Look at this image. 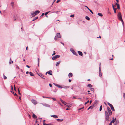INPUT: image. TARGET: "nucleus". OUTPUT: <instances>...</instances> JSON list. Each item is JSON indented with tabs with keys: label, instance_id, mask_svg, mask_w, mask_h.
<instances>
[{
	"label": "nucleus",
	"instance_id": "f257e3e1",
	"mask_svg": "<svg viewBox=\"0 0 125 125\" xmlns=\"http://www.w3.org/2000/svg\"><path fill=\"white\" fill-rule=\"evenodd\" d=\"M107 111L105 112V116L106 117H109L112 114V112L109 107H107Z\"/></svg>",
	"mask_w": 125,
	"mask_h": 125
},
{
	"label": "nucleus",
	"instance_id": "f03ea898",
	"mask_svg": "<svg viewBox=\"0 0 125 125\" xmlns=\"http://www.w3.org/2000/svg\"><path fill=\"white\" fill-rule=\"evenodd\" d=\"M54 85L56 86L57 87H58V88H69V86H64V87H62V86L60 85H59L58 84H54Z\"/></svg>",
	"mask_w": 125,
	"mask_h": 125
},
{
	"label": "nucleus",
	"instance_id": "7ed1b4c3",
	"mask_svg": "<svg viewBox=\"0 0 125 125\" xmlns=\"http://www.w3.org/2000/svg\"><path fill=\"white\" fill-rule=\"evenodd\" d=\"M61 36L60 33H58L55 36L54 38V39L55 40H57V38H60Z\"/></svg>",
	"mask_w": 125,
	"mask_h": 125
},
{
	"label": "nucleus",
	"instance_id": "20e7f679",
	"mask_svg": "<svg viewBox=\"0 0 125 125\" xmlns=\"http://www.w3.org/2000/svg\"><path fill=\"white\" fill-rule=\"evenodd\" d=\"M71 51V52L74 55L77 56H78V55L76 53L75 51L72 49H70Z\"/></svg>",
	"mask_w": 125,
	"mask_h": 125
},
{
	"label": "nucleus",
	"instance_id": "39448f33",
	"mask_svg": "<svg viewBox=\"0 0 125 125\" xmlns=\"http://www.w3.org/2000/svg\"><path fill=\"white\" fill-rule=\"evenodd\" d=\"M117 17L119 20H120L122 19V18L120 12H119L117 15Z\"/></svg>",
	"mask_w": 125,
	"mask_h": 125
},
{
	"label": "nucleus",
	"instance_id": "423d86ee",
	"mask_svg": "<svg viewBox=\"0 0 125 125\" xmlns=\"http://www.w3.org/2000/svg\"><path fill=\"white\" fill-rule=\"evenodd\" d=\"M108 104L112 110L114 111L115 110L113 105L109 102H108Z\"/></svg>",
	"mask_w": 125,
	"mask_h": 125
},
{
	"label": "nucleus",
	"instance_id": "0eeeda50",
	"mask_svg": "<svg viewBox=\"0 0 125 125\" xmlns=\"http://www.w3.org/2000/svg\"><path fill=\"white\" fill-rule=\"evenodd\" d=\"M59 55H56L53 56L52 58V59L53 60H55L56 59L59 58L60 57Z\"/></svg>",
	"mask_w": 125,
	"mask_h": 125
},
{
	"label": "nucleus",
	"instance_id": "6e6552de",
	"mask_svg": "<svg viewBox=\"0 0 125 125\" xmlns=\"http://www.w3.org/2000/svg\"><path fill=\"white\" fill-rule=\"evenodd\" d=\"M99 76L100 77H102V73L101 72V69L100 68V67H99Z\"/></svg>",
	"mask_w": 125,
	"mask_h": 125
},
{
	"label": "nucleus",
	"instance_id": "1a4fd4ad",
	"mask_svg": "<svg viewBox=\"0 0 125 125\" xmlns=\"http://www.w3.org/2000/svg\"><path fill=\"white\" fill-rule=\"evenodd\" d=\"M37 74H38V75H39L43 79H45V78H43L42 77L44 76H43V75L41 73H40L39 74H38V73H37Z\"/></svg>",
	"mask_w": 125,
	"mask_h": 125
},
{
	"label": "nucleus",
	"instance_id": "9d476101",
	"mask_svg": "<svg viewBox=\"0 0 125 125\" xmlns=\"http://www.w3.org/2000/svg\"><path fill=\"white\" fill-rule=\"evenodd\" d=\"M32 103L35 105L37 103L36 101L34 99H32L31 100Z\"/></svg>",
	"mask_w": 125,
	"mask_h": 125
},
{
	"label": "nucleus",
	"instance_id": "9b49d317",
	"mask_svg": "<svg viewBox=\"0 0 125 125\" xmlns=\"http://www.w3.org/2000/svg\"><path fill=\"white\" fill-rule=\"evenodd\" d=\"M42 104L44 106H45V107H50V105H49L47 104Z\"/></svg>",
	"mask_w": 125,
	"mask_h": 125
},
{
	"label": "nucleus",
	"instance_id": "f8f14e48",
	"mask_svg": "<svg viewBox=\"0 0 125 125\" xmlns=\"http://www.w3.org/2000/svg\"><path fill=\"white\" fill-rule=\"evenodd\" d=\"M60 101L62 102V103H63V104H65V105H66V104H67L65 102L62 100V99H61L60 100Z\"/></svg>",
	"mask_w": 125,
	"mask_h": 125
},
{
	"label": "nucleus",
	"instance_id": "ddd939ff",
	"mask_svg": "<svg viewBox=\"0 0 125 125\" xmlns=\"http://www.w3.org/2000/svg\"><path fill=\"white\" fill-rule=\"evenodd\" d=\"M116 5L117 6V9H120V5L119 4L117 3H116L115 4V5Z\"/></svg>",
	"mask_w": 125,
	"mask_h": 125
},
{
	"label": "nucleus",
	"instance_id": "4468645a",
	"mask_svg": "<svg viewBox=\"0 0 125 125\" xmlns=\"http://www.w3.org/2000/svg\"><path fill=\"white\" fill-rule=\"evenodd\" d=\"M48 72L52 73V71L51 70H50L48 72H47L45 74L46 75H47V73H48V74H49L50 75H52V73H49Z\"/></svg>",
	"mask_w": 125,
	"mask_h": 125
},
{
	"label": "nucleus",
	"instance_id": "2eb2a0df",
	"mask_svg": "<svg viewBox=\"0 0 125 125\" xmlns=\"http://www.w3.org/2000/svg\"><path fill=\"white\" fill-rule=\"evenodd\" d=\"M78 54L80 56H82L83 55V54L80 51H78Z\"/></svg>",
	"mask_w": 125,
	"mask_h": 125
},
{
	"label": "nucleus",
	"instance_id": "dca6fc26",
	"mask_svg": "<svg viewBox=\"0 0 125 125\" xmlns=\"http://www.w3.org/2000/svg\"><path fill=\"white\" fill-rule=\"evenodd\" d=\"M60 62H61V61H59L57 62L56 64V66H58L59 65Z\"/></svg>",
	"mask_w": 125,
	"mask_h": 125
},
{
	"label": "nucleus",
	"instance_id": "f3484780",
	"mask_svg": "<svg viewBox=\"0 0 125 125\" xmlns=\"http://www.w3.org/2000/svg\"><path fill=\"white\" fill-rule=\"evenodd\" d=\"M72 75H73L71 73H69V74H68V76L69 77H72Z\"/></svg>",
	"mask_w": 125,
	"mask_h": 125
},
{
	"label": "nucleus",
	"instance_id": "a211bd4d",
	"mask_svg": "<svg viewBox=\"0 0 125 125\" xmlns=\"http://www.w3.org/2000/svg\"><path fill=\"white\" fill-rule=\"evenodd\" d=\"M116 119V118H115V119H113V120L111 121V123H113L115 121V120Z\"/></svg>",
	"mask_w": 125,
	"mask_h": 125
},
{
	"label": "nucleus",
	"instance_id": "6ab92c4d",
	"mask_svg": "<svg viewBox=\"0 0 125 125\" xmlns=\"http://www.w3.org/2000/svg\"><path fill=\"white\" fill-rule=\"evenodd\" d=\"M50 116L52 117H58V116H57L56 115H51Z\"/></svg>",
	"mask_w": 125,
	"mask_h": 125
},
{
	"label": "nucleus",
	"instance_id": "aec40b11",
	"mask_svg": "<svg viewBox=\"0 0 125 125\" xmlns=\"http://www.w3.org/2000/svg\"><path fill=\"white\" fill-rule=\"evenodd\" d=\"M87 87H88L91 88L92 87V86L91 84H89L87 85Z\"/></svg>",
	"mask_w": 125,
	"mask_h": 125
},
{
	"label": "nucleus",
	"instance_id": "412c9836",
	"mask_svg": "<svg viewBox=\"0 0 125 125\" xmlns=\"http://www.w3.org/2000/svg\"><path fill=\"white\" fill-rule=\"evenodd\" d=\"M29 74H30V75L31 76H34L33 74L31 72H29Z\"/></svg>",
	"mask_w": 125,
	"mask_h": 125
},
{
	"label": "nucleus",
	"instance_id": "4be33fe9",
	"mask_svg": "<svg viewBox=\"0 0 125 125\" xmlns=\"http://www.w3.org/2000/svg\"><path fill=\"white\" fill-rule=\"evenodd\" d=\"M85 18L87 20H88V21H89L90 20V18H89V17H88L87 16H86L85 17Z\"/></svg>",
	"mask_w": 125,
	"mask_h": 125
},
{
	"label": "nucleus",
	"instance_id": "5701e85b",
	"mask_svg": "<svg viewBox=\"0 0 125 125\" xmlns=\"http://www.w3.org/2000/svg\"><path fill=\"white\" fill-rule=\"evenodd\" d=\"M98 15L101 17H102L103 16V15L101 13H98Z\"/></svg>",
	"mask_w": 125,
	"mask_h": 125
},
{
	"label": "nucleus",
	"instance_id": "b1692460",
	"mask_svg": "<svg viewBox=\"0 0 125 125\" xmlns=\"http://www.w3.org/2000/svg\"><path fill=\"white\" fill-rule=\"evenodd\" d=\"M36 14H38L39 13H40V11L38 10H37L35 12Z\"/></svg>",
	"mask_w": 125,
	"mask_h": 125
},
{
	"label": "nucleus",
	"instance_id": "393cba45",
	"mask_svg": "<svg viewBox=\"0 0 125 125\" xmlns=\"http://www.w3.org/2000/svg\"><path fill=\"white\" fill-rule=\"evenodd\" d=\"M118 121H116V122H115V124H114V125H116L118 123Z\"/></svg>",
	"mask_w": 125,
	"mask_h": 125
},
{
	"label": "nucleus",
	"instance_id": "a878e982",
	"mask_svg": "<svg viewBox=\"0 0 125 125\" xmlns=\"http://www.w3.org/2000/svg\"><path fill=\"white\" fill-rule=\"evenodd\" d=\"M117 9L116 8H114V9H113L114 10V12L115 13H116V10Z\"/></svg>",
	"mask_w": 125,
	"mask_h": 125
},
{
	"label": "nucleus",
	"instance_id": "bb28decb",
	"mask_svg": "<svg viewBox=\"0 0 125 125\" xmlns=\"http://www.w3.org/2000/svg\"><path fill=\"white\" fill-rule=\"evenodd\" d=\"M120 21H121V22H122V25H123V26H124V22H123V20L122 19H121V20H120Z\"/></svg>",
	"mask_w": 125,
	"mask_h": 125
},
{
	"label": "nucleus",
	"instance_id": "cd10ccee",
	"mask_svg": "<svg viewBox=\"0 0 125 125\" xmlns=\"http://www.w3.org/2000/svg\"><path fill=\"white\" fill-rule=\"evenodd\" d=\"M37 59H38V66H39V58H38Z\"/></svg>",
	"mask_w": 125,
	"mask_h": 125
},
{
	"label": "nucleus",
	"instance_id": "c85d7f7f",
	"mask_svg": "<svg viewBox=\"0 0 125 125\" xmlns=\"http://www.w3.org/2000/svg\"><path fill=\"white\" fill-rule=\"evenodd\" d=\"M32 14L33 15L32 16H34L36 15L35 12H33Z\"/></svg>",
	"mask_w": 125,
	"mask_h": 125
},
{
	"label": "nucleus",
	"instance_id": "c756f323",
	"mask_svg": "<svg viewBox=\"0 0 125 125\" xmlns=\"http://www.w3.org/2000/svg\"><path fill=\"white\" fill-rule=\"evenodd\" d=\"M38 18V17H35L33 20H32V21H34L36 19H37Z\"/></svg>",
	"mask_w": 125,
	"mask_h": 125
},
{
	"label": "nucleus",
	"instance_id": "7c9ffc66",
	"mask_svg": "<svg viewBox=\"0 0 125 125\" xmlns=\"http://www.w3.org/2000/svg\"><path fill=\"white\" fill-rule=\"evenodd\" d=\"M102 105H101L100 107V109H99V111H101V110L102 109Z\"/></svg>",
	"mask_w": 125,
	"mask_h": 125
},
{
	"label": "nucleus",
	"instance_id": "2f4dec72",
	"mask_svg": "<svg viewBox=\"0 0 125 125\" xmlns=\"http://www.w3.org/2000/svg\"><path fill=\"white\" fill-rule=\"evenodd\" d=\"M3 77H4V79H7L6 77L5 76L4 74H3Z\"/></svg>",
	"mask_w": 125,
	"mask_h": 125
},
{
	"label": "nucleus",
	"instance_id": "473e14b6",
	"mask_svg": "<svg viewBox=\"0 0 125 125\" xmlns=\"http://www.w3.org/2000/svg\"><path fill=\"white\" fill-rule=\"evenodd\" d=\"M57 120H60V121H63V119H57Z\"/></svg>",
	"mask_w": 125,
	"mask_h": 125
},
{
	"label": "nucleus",
	"instance_id": "72a5a7b5",
	"mask_svg": "<svg viewBox=\"0 0 125 125\" xmlns=\"http://www.w3.org/2000/svg\"><path fill=\"white\" fill-rule=\"evenodd\" d=\"M32 117H37L34 114H33Z\"/></svg>",
	"mask_w": 125,
	"mask_h": 125
},
{
	"label": "nucleus",
	"instance_id": "f704fd0d",
	"mask_svg": "<svg viewBox=\"0 0 125 125\" xmlns=\"http://www.w3.org/2000/svg\"><path fill=\"white\" fill-rule=\"evenodd\" d=\"M123 96L124 98H125V93H123Z\"/></svg>",
	"mask_w": 125,
	"mask_h": 125
},
{
	"label": "nucleus",
	"instance_id": "c9c22d12",
	"mask_svg": "<svg viewBox=\"0 0 125 125\" xmlns=\"http://www.w3.org/2000/svg\"><path fill=\"white\" fill-rule=\"evenodd\" d=\"M89 100H88L85 103V105L86 104L89 103Z\"/></svg>",
	"mask_w": 125,
	"mask_h": 125
},
{
	"label": "nucleus",
	"instance_id": "e433bc0d",
	"mask_svg": "<svg viewBox=\"0 0 125 125\" xmlns=\"http://www.w3.org/2000/svg\"><path fill=\"white\" fill-rule=\"evenodd\" d=\"M11 59L10 58V61L9 62V63L10 65L11 64V62L10 61H11Z\"/></svg>",
	"mask_w": 125,
	"mask_h": 125
},
{
	"label": "nucleus",
	"instance_id": "4c0bfd02",
	"mask_svg": "<svg viewBox=\"0 0 125 125\" xmlns=\"http://www.w3.org/2000/svg\"><path fill=\"white\" fill-rule=\"evenodd\" d=\"M18 93H19V94L20 95H21V93H20V90H19V88H18Z\"/></svg>",
	"mask_w": 125,
	"mask_h": 125
},
{
	"label": "nucleus",
	"instance_id": "58836bf2",
	"mask_svg": "<svg viewBox=\"0 0 125 125\" xmlns=\"http://www.w3.org/2000/svg\"><path fill=\"white\" fill-rule=\"evenodd\" d=\"M50 12V11H49V12H46L45 14V15H46L47 14H48V13L49 12Z\"/></svg>",
	"mask_w": 125,
	"mask_h": 125
},
{
	"label": "nucleus",
	"instance_id": "ea45409f",
	"mask_svg": "<svg viewBox=\"0 0 125 125\" xmlns=\"http://www.w3.org/2000/svg\"><path fill=\"white\" fill-rule=\"evenodd\" d=\"M70 17H74V15H70Z\"/></svg>",
	"mask_w": 125,
	"mask_h": 125
},
{
	"label": "nucleus",
	"instance_id": "a19ab883",
	"mask_svg": "<svg viewBox=\"0 0 125 125\" xmlns=\"http://www.w3.org/2000/svg\"><path fill=\"white\" fill-rule=\"evenodd\" d=\"M89 10L91 12L92 14H93V12L90 9Z\"/></svg>",
	"mask_w": 125,
	"mask_h": 125
},
{
	"label": "nucleus",
	"instance_id": "79ce46f5",
	"mask_svg": "<svg viewBox=\"0 0 125 125\" xmlns=\"http://www.w3.org/2000/svg\"><path fill=\"white\" fill-rule=\"evenodd\" d=\"M52 99H53V100L54 101H55L56 100V99L55 98H51Z\"/></svg>",
	"mask_w": 125,
	"mask_h": 125
},
{
	"label": "nucleus",
	"instance_id": "37998d69",
	"mask_svg": "<svg viewBox=\"0 0 125 125\" xmlns=\"http://www.w3.org/2000/svg\"><path fill=\"white\" fill-rule=\"evenodd\" d=\"M16 68H17L18 69H19V67L17 65H16Z\"/></svg>",
	"mask_w": 125,
	"mask_h": 125
},
{
	"label": "nucleus",
	"instance_id": "c03bdc74",
	"mask_svg": "<svg viewBox=\"0 0 125 125\" xmlns=\"http://www.w3.org/2000/svg\"><path fill=\"white\" fill-rule=\"evenodd\" d=\"M92 106H90L88 109V110H89L90 109H92Z\"/></svg>",
	"mask_w": 125,
	"mask_h": 125
},
{
	"label": "nucleus",
	"instance_id": "a18cd8bd",
	"mask_svg": "<svg viewBox=\"0 0 125 125\" xmlns=\"http://www.w3.org/2000/svg\"><path fill=\"white\" fill-rule=\"evenodd\" d=\"M91 90L93 91H94V89L93 88H92L91 89Z\"/></svg>",
	"mask_w": 125,
	"mask_h": 125
},
{
	"label": "nucleus",
	"instance_id": "49530a36",
	"mask_svg": "<svg viewBox=\"0 0 125 125\" xmlns=\"http://www.w3.org/2000/svg\"><path fill=\"white\" fill-rule=\"evenodd\" d=\"M43 125H48V124H47L45 123L44 122H43Z\"/></svg>",
	"mask_w": 125,
	"mask_h": 125
},
{
	"label": "nucleus",
	"instance_id": "de8ad7c7",
	"mask_svg": "<svg viewBox=\"0 0 125 125\" xmlns=\"http://www.w3.org/2000/svg\"><path fill=\"white\" fill-rule=\"evenodd\" d=\"M53 53L52 54V55L53 56L54 55H55V51H53Z\"/></svg>",
	"mask_w": 125,
	"mask_h": 125
},
{
	"label": "nucleus",
	"instance_id": "09e8293b",
	"mask_svg": "<svg viewBox=\"0 0 125 125\" xmlns=\"http://www.w3.org/2000/svg\"><path fill=\"white\" fill-rule=\"evenodd\" d=\"M58 103L59 104H60V105H62V104L60 103V102H58Z\"/></svg>",
	"mask_w": 125,
	"mask_h": 125
},
{
	"label": "nucleus",
	"instance_id": "8fccbe9b",
	"mask_svg": "<svg viewBox=\"0 0 125 125\" xmlns=\"http://www.w3.org/2000/svg\"><path fill=\"white\" fill-rule=\"evenodd\" d=\"M14 3L13 2H11V4L12 6V7H13V5Z\"/></svg>",
	"mask_w": 125,
	"mask_h": 125
},
{
	"label": "nucleus",
	"instance_id": "3c124183",
	"mask_svg": "<svg viewBox=\"0 0 125 125\" xmlns=\"http://www.w3.org/2000/svg\"><path fill=\"white\" fill-rule=\"evenodd\" d=\"M60 0H57V1H56V2L57 3H58V2H60Z\"/></svg>",
	"mask_w": 125,
	"mask_h": 125
},
{
	"label": "nucleus",
	"instance_id": "603ef678",
	"mask_svg": "<svg viewBox=\"0 0 125 125\" xmlns=\"http://www.w3.org/2000/svg\"><path fill=\"white\" fill-rule=\"evenodd\" d=\"M98 101H97V100H96L95 102V103H97L98 102Z\"/></svg>",
	"mask_w": 125,
	"mask_h": 125
},
{
	"label": "nucleus",
	"instance_id": "864d4df0",
	"mask_svg": "<svg viewBox=\"0 0 125 125\" xmlns=\"http://www.w3.org/2000/svg\"><path fill=\"white\" fill-rule=\"evenodd\" d=\"M14 90H15V91L16 90V87L15 86V85H14Z\"/></svg>",
	"mask_w": 125,
	"mask_h": 125
},
{
	"label": "nucleus",
	"instance_id": "5fc2aeb1",
	"mask_svg": "<svg viewBox=\"0 0 125 125\" xmlns=\"http://www.w3.org/2000/svg\"><path fill=\"white\" fill-rule=\"evenodd\" d=\"M49 85L50 86V87H51L52 86V85L51 84H49Z\"/></svg>",
	"mask_w": 125,
	"mask_h": 125
},
{
	"label": "nucleus",
	"instance_id": "6e6d98bb",
	"mask_svg": "<svg viewBox=\"0 0 125 125\" xmlns=\"http://www.w3.org/2000/svg\"><path fill=\"white\" fill-rule=\"evenodd\" d=\"M112 7H113V9H114V8H114V5H113V4L112 5Z\"/></svg>",
	"mask_w": 125,
	"mask_h": 125
},
{
	"label": "nucleus",
	"instance_id": "4d7b16f0",
	"mask_svg": "<svg viewBox=\"0 0 125 125\" xmlns=\"http://www.w3.org/2000/svg\"><path fill=\"white\" fill-rule=\"evenodd\" d=\"M85 7H86L88 10L90 9L88 8V7L87 6H85Z\"/></svg>",
	"mask_w": 125,
	"mask_h": 125
},
{
	"label": "nucleus",
	"instance_id": "13d9d810",
	"mask_svg": "<svg viewBox=\"0 0 125 125\" xmlns=\"http://www.w3.org/2000/svg\"><path fill=\"white\" fill-rule=\"evenodd\" d=\"M83 108H84V107H82V108H80V109H79V110H81V109H83Z\"/></svg>",
	"mask_w": 125,
	"mask_h": 125
},
{
	"label": "nucleus",
	"instance_id": "bf43d9fd",
	"mask_svg": "<svg viewBox=\"0 0 125 125\" xmlns=\"http://www.w3.org/2000/svg\"><path fill=\"white\" fill-rule=\"evenodd\" d=\"M26 67L28 68H30V67L28 65H26Z\"/></svg>",
	"mask_w": 125,
	"mask_h": 125
},
{
	"label": "nucleus",
	"instance_id": "052dcab7",
	"mask_svg": "<svg viewBox=\"0 0 125 125\" xmlns=\"http://www.w3.org/2000/svg\"><path fill=\"white\" fill-rule=\"evenodd\" d=\"M116 0L117 3H118L119 2V0Z\"/></svg>",
	"mask_w": 125,
	"mask_h": 125
},
{
	"label": "nucleus",
	"instance_id": "680f3d73",
	"mask_svg": "<svg viewBox=\"0 0 125 125\" xmlns=\"http://www.w3.org/2000/svg\"><path fill=\"white\" fill-rule=\"evenodd\" d=\"M71 79H69V82H71Z\"/></svg>",
	"mask_w": 125,
	"mask_h": 125
},
{
	"label": "nucleus",
	"instance_id": "e2e57ef3",
	"mask_svg": "<svg viewBox=\"0 0 125 125\" xmlns=\"http://www.w3.org/2000/svg\"><path fill=\"white\" fill-rule=\"evenodd\" d=\"M19 98L20 100H21V97L20 96H19Z\"/></svg>",
	"mask_w": 125,
	"mask_h": 125
},
{
	"label": "nucleus",
	"instance_id": "0e129e2a",
	"mask_svg": "<svg viewBox=\"0 0 125 125\" xmlns=\"http://www.w3.org/2000/svg\"><path fill=\"white\" fill-rule=\"evenodd\" d=\"M29 73V72L28 71H27L26 72V74H28V73Z\"/></svg>",
	"mask_w": 125,
	"mask_h": 125
},
{
	"label": "nucleus",
	"instance_id": "69168bd1",
	"mask_svg": "<svg viewBox=\"0 0 125 125\" xmlns=\"http://www.w3.org/2000/svg\"><path fill=\"white\" fill-rule=\"evenodd\" d=\"M67 106L69 108L71 107L70 105H67Z\"/></svg>",
	"mask_w": 125,
	"mask_h": 125
},
{
	"label": "nucleus",
	"instance_id": "338daca9",
	"mask_svg": "<svg viewBox=\"0 0 125 125\" xmlns=\"http://www.w3.org/2000/svg\"><path fill=\"white\" fill-rule=\"evenodd\" d=\"M112 123H111V122H110V123L109 124V125H112Z\"/></svg>",
	"mask_w": 125,
	"mask_h": 125
},
{
	"label": "nucleus",
	"instance_id": "774afa93",
	"mask_svg": "<svg viewBox=\"0 0 125 125\" xmlns=\"http://www.w3.org/2000/svg\"><path fill=\"white\" fill-rule=\"evenodd\" d=\"M52 125V124H51V123L48 124V125Z\"/></svg>",
	"mask_w": 125,
	"mask_h": 125
}]
</instances>
